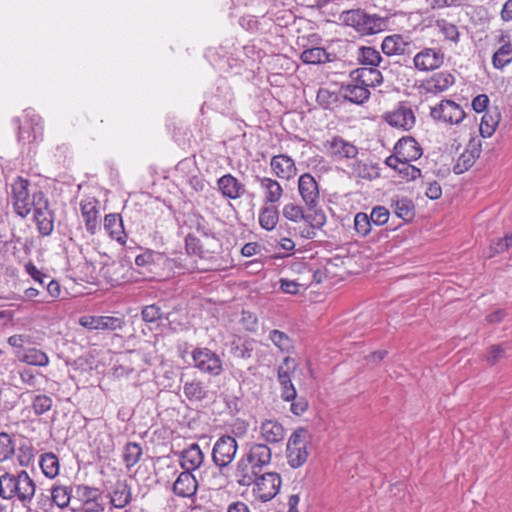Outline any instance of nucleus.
<instances>
[{"label": "nucleus", "instance_id": "obj_1", "mask_svg": "<svg viewBox=\"0 0 512 512\" xmlns=\"http://www.w3.org/2000/svg\"><path fill=\"white\" fill-rule=\"evenodd\" d=\"M36 492V484L29 474L22 470L16 474L5 472L0 476V498L18 501L29 507Z\"/></svg>", "mask_w": 512, "mask_h": 512}, {"label": "nucleus", "instance_id": "obj_2", "mask_svg": "<svg viewBox=\"0 0 512 512\" xmlns=\"http://www.w3.org/2000/svg\"><path fill=\"white\" fill-rule=\"evenodd\" d=\"M271 459V449L266 444L251 445L237 462L236 479L241 478L243 482H247L255 473L263 472V468L271 463Z\"/></svg>", "mask_w": 512, "mask_h": 512}, {"label": "nucleus", "instance_id": "obj_3", "mask_svg": "<svg viewBox=\"0 0 512 512\" xmlns=\"http://www.w3.org/2000/svg\"><path fill=\"white\" fill-rule=\"evenodd\" d=\"M236 480L240 486L253 485V496L263 503L275 498L282 485L281 475L277 472L255 473L247 482H243L241 478Z\"/></svg>", "mask_w": 512, "mask_h": 512}, {"label": "nucleus", "instance_id": "obj_4", "mask_svg": "<svg viewBox=\"0 0 512 512\" xmlns=\"http://www.w3.org/2000/svg\"><path fill=\"white\" fill-rule=\"evenodd\" d=\"M29 186V181L23 177H17L11 184L10 202L13 211L23 219L37 206L36 196L44 194L41 190L31 193Z\"/></svg>", "mask_w": 512, "mask_h": 512}, {"label": "nucleus", "instance_id": "obj_5", "mask_svg": "<svg viewBox=\"0 0 512 512\" xmlns=\"http://www.w3.org/2000/svg\"><path fill=\"white\" fill-rule=\"evenodd\" d=\"M310 440L311 435L305 428H298L292 433L286 447V459L291 468H300L307 462Z\"/></svg>", "mask_w": 512, "mask_h": 512}, {"label": "nucleus", "instance_id": "obj_6", "mask_svg": "<svg viewBox=\"0 0 512 512\" xmlns=\"http://www.w3.org/2000/svg\"><path fill=\"white\" fill-rule=\"evenodd\" d=\"M18 140L23 144H38L44 138V122L34 110L27 109L20 117Z\"/></svg>", "mask_w": 512, "mask_h": 512}, {"label": "nucleus", "instance_id": "obj_7", "mask_svg": "<svg viewBox=\"0 0 512 512\" xmlns=\"http://www.w3.org/2000/svg\"><path fill=\"white\" fill-rule=\"evenodd\" d=\"M341 20L363 36L373 35L381 31V18L376 15H369L360 9L343 12Z\"/></svg>", "mask_w": 512, "mask_h": 512}, {"label": "nucleus", "instance_id": "obj_8", "mask_svg": "<svg viewBox=\"0 0 512 512\" xmlns=\"http://www.w3.org/2000/svg\"><path fill=\"white\" fill-rule=\"evenodd\" d=\"M326 224V214L318 204H307L302 222L294 228L295 234L303 239H313Z\"/></svg>", "mask_w": 512, "mask_h": 512}, {"label": "nucleus", "instance_id": "obj_9", "mask_svg": "<svg viewBox=\"0 0 512 512\" xmlns=\"http://www.w3.org/2000/svg\"><path fill=\"white\" fill-rule=\"evenodd\" d=\"M429 115L436 123L443 125H459L466 117L462 106L450 99H443L431 106Z\"/></svg>", "mask_w": 512, "mask_h": 512}, {"label": "nucleus", "instance_id": "obj_10", "mask_svg": "<svg viewBox=\"0 0 512 512\" xmlns=\"http://www.w3.org/2000/svg\"><path fill=\"white\" fill-rule=\"evenodd\" d=\"M179 232L190 245L194 242V237L213 233L205 217L195 210L183 213L179 220Z\"/></svg>", "mask_w": 512, "mask_h": 512}, {"label": "nucleus", "instance_id": "obj_11", "mask_svg": "<svg viewBox=\"0 0 512 512\" xmlns=\"http://www.w3.org/2000/svg\"><path fill=\"white\" fill-rule=\"evenodd\" d=\"M193 366L203 374L217 377L224 371L221 357L207 347H196L191 352Z\"/></svg>", "mask_w": 512, "mask_h": 512}, {"label": "nucleus", "instance_id": "obj_12", "mask_svg": "<svg viewBox=\"0 0 512 512\" xmlns=\"http://www.w3.org/2000/svg\"><path fill=\"white\" fill-rule=\"evenodd\" d=\"M323 152L334 161L355 159L358 148L352 142L335 135L323 142Z\"/></svg>", "mask_w": 512, "mask_h": 512}, {"label": "nucleus", "instance_id": "obj_13", "mask_svg": "<svg viewBox=\"0 0 512 512\" xmlns=\"http://www.w3.org/2000/svg\"><path fill=\"white\" fill-rule=\"evenodd\" d=\"M219 247V240L214 233L194 237V242L191 245L189 242H185V250L188 255L206 260L212 259Z\"/></svg>", "mask_w": 512, "mask_h": 512}, {"label": "nucleus", "instance_id": "obj_14", "mask_svg": "<svg viewBox=\"0 0 512 512\" xmlns=\"http://www.w3.org/2000/svg\"><path fill=\"white\" fill-rule=\"evenodd\" d=\"M382 118L389 126L402 131H410L416 124L412 108L405 103H399L393 110L385 112Z\"/></svg>", "mask_w": 512, "mask_h": 512}, {"label": "nucleus", "instance_id": "obj_15", "mask_svg": "<svg viewBox=\"0 0 512 512\" xmlns=\"http://www.w3.org/2000/svg\"><path fill=\"white\" fill-rule=\"evenodd\" d=\"M78 323L88 330L116 331L123 329L125 319L107 315H84L79 318Z\"/></svg>", "mask_w": 512, "mask_h": 512}, {"label": "nucleus", "instance_id": "obj_16", "mask_svg": "<svg viewBox=\"0 0 512 512\" xmlns=\"http://www.w3.org/2000/svg\"><path fill=\"white\" fill-rule=\"evenodd\" d=\"M37 206L34 210V221L39 233L48 236L54 229V213L50 209L49 200L45 194L36 196Z\"/></svg>", "mask_w": 512, "mask_h": 512}, {"label": "nucleus", "instance_id": "obj_17", "mask_svg": "<svg viewBox=\"0 0 512 512\" xmlns=\"http://www.w3.org/2000/svg\"><path fill=\"white\" fill-rule=\"evenodd\" d=\"M422 154L423 149L414 137L403 136L395 143L389 162L396 163L397 159L416 161Z\"/></svg>", "mask_w": 512, "mask_h": 512}, {"label": "nucleus", "instance_id": "obj_18", "mask_svg": "<svg viewBox=\"0 0 512 512\" xmlns=\"http://www.w3.org/2000/svg\"><path fill=\"white\" fill-rule=\"evenodd\" d=\"M237 452L236 440L228 435L221 436L214 444L212 459L216 466H228L235 458Z\"/></svg>", "mask_w": 512, "mask_h": 512}, {"label": "nucleus", "instance_id": "obj_19", "mask_svg": "<svg viewBox=\"0 0 512 512\" xmlns=\"http://www.w3.org/2000/svg\"><path fill=\"white\" fill-rule=\"evenodd\" d=\"M162 260H164V258L160 253H157L149 249L137 255L135 258V264L138 268H140L139 274L141 275V277L136 278V280L155 279L158 275V268Z\"/></svg>", "mask_w": 512, "mask_h": 512}, {"label": "nucleus", "instance_id": "obj_20", "mask_svg": "<svg viewBox=\"0 0 512 512\" xmlns=\"http://www.w3.org/2000/svg\"><path fill=\"white\" fill-rule=\"evenodd\" d=\"M445 60L444 53L436 48H424L413 57V64L416 70L430 72L439 69Z\"/></svg>", "mask_w": 512, "mask_h": 512}, {"label": "nucleus", "instance_id": "obj_21", "mask_svg": "<svg viewBox=\"0 0 512 512\" xmlns=\"http://www.w3.org/2000/svg\"><path fill=\"white\" fill-rule=\"evenodd\" d=\"M80 210L87 232L96 234L100 226V202L96 198L88 197L80 202Z\"/></svg>", "mask_w": 512, "mask_h": 512}, {"label": "nucleus", "instance_id": "obj_22", "mask_svg": "<svg viewBox=\"0 0 512 512\" xmlns=\"http://www.w3.org/2000/svg\"><path fill=\"white\" fill-rule=\"evenodd\" d=\"M295 360L289 356L285 357L283 364L278 368V380L282 386V397L286 401L296 398V389L291 381V376L296 370Z\"/></svg>", "mask_w": 512, "mask_h": 512}, {"label": "nucleus", "instance_id": "obj_23", "mask_svg": "<svg viewBox=\"0 0 512 512\" xmlns=\"http://www.w3.org/2000/svg\"><path fill=\"white\" fill-rule=\"evenodd\" d=\"M455 83L454 75L449 71H440L425 79L421 87L427 94L438 95L446 92Z\"/></svg>", "mask_w": 512, "mask_h": 512}, {"label": "nucleus", "instance_id": "obj_24", "mask_svg": "<svg viewBox=\"0 0 512 512\" xmlns=\"http://www.w3.org/2000/svg\"><path fill=\"white\" fill-rule=\"evenodd\" d=\"M270 169L275 177L289 181L297 175L295 161L286 154L274 155L270 159Z\"/></svg>", "mask_w": 512, "mask_h": 512}, {"label": "nucleus", "instance_id": "obj_25", "mask_svg": "<svg viewBox=\"0 0 512 512\" xmlns=\"http://www.w3.org/2000/svg\"><path fill=\"white\" fill-rule=\"evenodd\" d=\"M255 181L259 184L265 204L273 205L281 201L284 195V189L278 180L256 175Z\"/></svg>", "mask_w": 512, "mask_h": 512}, {"label": "nucleus", "instance_id": "obj_26", "mask_svg": "<svg viewBox=\"0 0 512 512\" xmlns=\"http://www.w3.org/2000/svg\"><path fill=\"white\" fill-rule=\"evenodd\" d=\"M298 191L303 200L307 204H319L320 191L315 178L310 173L302 174L298 179Z\"/></svg>", "mask_w": 512, "mask_h": 512}, {"label": "nucleus", "instance_id": "obj_27", "mask_svg": "<svg viewBox=\"0 0 512 512\" xmlns=\"http://www.w3.org/2000/svg\"><path fill=\"white\" fill-rule=\"evenodd\" d=\"M217 186L221 194L228 199L236 200L245 193V186L232 174H225L217 180Z\"/></svg>", "mask_w": 512, "mask_h": 512}, {"label": "nucleus", "instance_id": "obj_28", "mask_svg": "<svg viewBox=\"0 0 512 512\" xmlns=\"http://www.w3.org/2000/svg\"><path fill=\"white\" fill-rule=\"evenodd\" d=\"M481 153V144L479 141H471L460 156L458 157L456 164L454 165V172L456 174H462L468 171L479 158Z\"/></svg>", "mask_w": 512, "mask_h": 512}, {"label": "nucleus", "instance_id": "obj_29", "mask_svg": "<svg viewBox=\"0 0 512 512\" xmlns=\"http://www.w3.org/2000/svg\"><path fill=\"white\" fill-rule=\"evenodd\" d=\"M498 42L500 46L492 56V65L495 69L502 70L512 62V41L509 35L502 34Z\"/></svg>", "mask_w": 512, "mask_h": 512}, {"label": "nucleus", "instance_id": "obj_30", "mask_svg": "<svg viewBox=\"0 0 512 512\" xmlns=\"http://www.w3.org/2000/svg\"><path fill=\"white\" fill-rule=\"evenodd\" d=\"M198 482L192 472L183 471L179 474L173 485L174 493L183 498H189L196 494Z\"/></svg>", "mask_w": 512, "mask_h": 512}, {"label": "nucleus", "instance_id": "obj_31", "mask_svg": "<svg viewBox=\"0 0 512 512\" xmlns=\"http://www.w3.org/2000/svg\"><path fill=\"white\" fill-rule=\"evenodd\" d=\"M350 77L352 82L360 83L367 89L380 85L383 81L382 73L374 67L358 68L351 72Z\"/></svg>", "mask_w": 512, "mask_h": 512}, {"label": "nucleus", "instance_id": "obj_32", "mask_svg": "<svg viewBox=\"0 0 512 512\" xmlns=\"http://www.w3.org/2000/svg\"><path fill=\"white\" fill-rule=\"evenodd\" d=\"M204 460V454L198 444H191L180 454V465L184 471L193 472L201 466Z\"/></svg>", "mask_w": 512, "mask_h": 512}, {"label": "nucleus", "instance_id": "obj_33", "mask_svg": "<svg viewBox=\"0 0 512 512\" xmlns=\"http://www.w3.org/2000/svg\"><path fill=\"white\" fill-rule=\"evenodd\" d=\"M260 436L266 443H278L285 437L283 425L275 419H266L260 425Z\"/></svg>", "mask_w": 512, "mask_h": 512}, {"label": "nucleus", "instance_id": "obj_34", "mask_svg": "<svg viewBox=\"0 0 512 512\" xmlns=\"http://www.w3.org/2000/svg\"><path fill=\"white\" fill-rule=\"evenodd\" d=\"M438 34L442 37L443 41L457 46L461 40V33L459 27L446 18H438L434 23Z\"/></svg>", "mask_w": 512, "mask_h": 512}, {"label": "nucleus", "instance_id": "obj_35", "mask_svg": "<svg viewBox=\"0 0 512 512\" xmlns=\"http://www.w3.org/2000/svg\"><path fill=\"white\" fill-rule=\"evenodd\" d=\"M390 157H387L385 159V164L389 168L393 169L395 172H397L398 176L409 182L418 179L421 176V170L412 165V161H406L402 159H397V162L390 163L389 162Z\"/></svg>", "mask_w": 512, "mask_h": 512}, {"label": "nucleus", "instance_id": "obj_36", "mask_svg": "<svg viewBox=\"0 0 512 512\" xmlns=\"http://www.w3.org/2000/svg\"><path fill=\"white\" fill-rule=\"evenodd\" d=\"M409 47V42L400 34L386 36L382 43V52L387 56L403 55Z\"/></svg>", "mask_w": 512, "mask_h": 512}, {"label": "nucleus", "instance_id": "obj_37", "mask_svg": "<svg viewBox=\"0 0 512 512\" xmlns=\"http://www.w3.org/2000/svg\"><path fill=\"white\" fill-rule=\"evenodd\" d=\"M104 229L109 236L117 242L124 244L126 241V233L120 214H107L104 218Z\"/></svg>", "mask_w": 512, "mask_h": 512}, {"label": "nucleus", "instance_id": "obj_38", "mask_svg": "<svg viewBox=\"0 0 512 512\" xmlns=\"http://www.w3.org/2000/svg\"><path fill=\"white\" fill-rule=\"evenodd\" d=\"M16 357L20 362L38 367H45L50 361L46 352L37 348L21 349L17 351Z\"/></svg>", "mask_w": 512, "mask_h": 512}, {"label": "nucleus", "instance_id": "obj_39", "mask_svg": "<svg viewBox=\"0 0 512 512\" xmlns=\"http://www.w3.org/2000/svg\"><path fill=\"white\" fill-rule=\"evenodd\" d=\"M131 501V489L125 482H117L110 493V503L115 508H124Z\"/></svg>", "mask_w": 512, "mask_h": 512}, {"label": "nucleus", "instance_id": "obj_40", "mask_svg": "<svg viewBox=\"0 0 512 512\" xmlns=\"http://www.w3.org/2000/svg\"><path fill=\"white\" fill-rule=\"evenodd\" d=\"M183 393L190 402H200L208 396V390L199 379L186 381L183 385Z\"/></svg>", "mask_w": 512, "mask_h": 512}, {"label": "nucleus", "instance_id": "obj_41", "mask_svg": "<svg viewBox=\"0 0 512 512\" xmlns=\"http://www.w3.org/2000/svg\"><path fill=\"white\" fill-rule=\"evenodd\" d=\"M343 95L353 103L362 104L369 98L370 91L362 84L351 81L343 88Z\"/></svg>", "mask_w": 512, "mask_h": 512}, {"label": "nucleus", "instance_id": "obj_42", "mask_svg": "<svg viewBox=\"0 0 512 512\" xmlns=\"http://www.w3.org/2000/svg\"><path fill=\"white\" fill-rule=\"evenodd\" d=\"M358 62L364 67L377 68L382 61L380 52L374 47L362 46L358 50Z\"/></svg>", "mask_w": 512, "mask_h": 512}, {"label": "nucleus", "instance_id": "obj_43", "mask_svg": "<svg viewBox=\"0 0 512 512\" xmlns=\"http://www.w3.org/2000/svg\"><path fill=\"white\" fill-rule=\"evenodd\" d=\"M279 221V211L274 205H265L259 212V224L267 230H273Z\"/></svg>", "mask_w": 512, "mask_h": 512}, {"label": "nucleus", "instance_id": "obj_44", "mask_svg": "<svg viewBox=\"0 0 512 512\" xmlns=\"http://www.w3.org/2000/svg\"><path fill=\"white\" fill-rule=\"evenodd\" d=\"M300 59L305 64H321L329 61V54L322 47H313L310 49L304 50Z\"/></svg>", "mask_w": 512, "mask_h": 512}, {"label": "nucleus", "instance_id": "obj_45", "mask_svg": "<svg viewBox=\"0 0 512 512\" xmlns=\"http://www.w3.org/2000/svg\"><path fill=\"white\" fill-rule=\"evenodd\" d=\"M43 474L48 478H55L59 473V460L54 453H45L39 461Z\"/></svg>", "mask_w": 512, "mask_h": 512}, {"label": "nucleus", "instance_id": "obj_46", "mask_svg": "<svg viewBox=\"0 0 512 512\" xmlns=\"http://www.w3.org/2000/svg\"><path fill=\"white\" fill-rule=\"evenodd\" d=\"M141 456L142 447L139 443L128 442L124 446L123 462L128 469L136 465L140 461Z\"/></svg>", "mask_w": 512, "mask_h": 512}, {"label": "nucleus", "instance_id": "obj_47", "mask_svg": "<svg viewBox=\"0 0 512 512\" xmlns=\"http://www.w3.org/2000/svg\"><path fill=\"white\" fill-rule=\"evenodd\" d=\"M394 211L397 217L408 222L411 221L415 216V207L412 200L407 198H401L395 201Z\"/></svg>", "mask_w": 512, "mask_h": 512}, {"label": "nucleus", "instance_id": "obj_48", "mask_svg": "<svg viewBox=\"0 0 512 512\" xmlns=\"http://www.w3.org/2000/svg\"><path fill=\"white\" fill-rule=\"evenodd\" d=\"M54 506L66 508L71 501V489L67 486H53L50 489Z\"/></svg>", "mask_w": 512, "mask_h": 512}, {"label": "nucleus", "instance_id": "obj_49", "mask_svg": "<svg viewBox=\"0 0 512 512\" xmlns=\"http://www.w3.org/2000/svg\"><path fill=\"white\" fill-rule=\"evenodd\" d=\"M500 120V115L498 113H490L486 112L481 119L480 123V134L482 137L487 138L493 135L495 132Z\"/></svg>", "mask_w": 512, "mask_h": 512}, {"label": "nucleus", "instance_id": "obj_50", "mask_svg": "<svg viewBox=\"0 0 512 512\" xmlns=\"http://www.w3.org/2000/svg\"><path fill=\"white\" fill-rule=\"evenodd\" d=\"M269 339L282 352H290L293 349L291 338L283 331L274 329L269 333Z\"/></svg>", "mask_w": 512, "mask_h": 512}, {"label": "nucleus", "instance_id": "obj_51", "mask_svg": "<svg viewBox=\"0 0 512 512\" xmlns=\"http://www.w3.org/2000/svg\"><path fill=\"white\" fill-rule=\"evenodd\" d=\"M506 355V347L503 344L490 345L483 355L484 361L488 366H495Z\"/></svg>", "mask_w": 512, "mask_h": 512}, {"label": "nucleus", "instance_id": "obj_52", "mask_svg": "<svg viewBox=\"0 0 512 512\" xmlns=\"http://www.w3.org/2000/svg\"><path fill=\"white\" fill-rule=\"evenodd\" d=\"M467 0H423L426 12L441 10L444 8L459 7L464 5Z\"/></svg>", "mask_w": 512, "mask_h": 512}, {"label": "nucleus", "instance_id": "obj_53", "mask_svg": "<svg viewBox=\"0 0 512 512\" xmlns=\"http://www.w3.org/2000/svg\"><path fill=\"white\" fill-rule=\"evenodd\" d=\"M304 210L305 209L300 205L287 203L284 205L282 213L287 220L300 224L304 217Z\"/></svg>", "mask_w": 512, "mask_h": 512}, {"label": "nucleus", "instance_id": "obj_54", "mask_svg": "<svg viewBox=\"0 0 512 512\" xmlns=\"http://www.w3.org/2000/svg\"><path fill=\"white\" fill-rule=\"evenodd\" d=\"M371 219L363 212H359L354 218V228L358 235L366 236L371 231Z\"/></svg>", "mask_w": 512, "mask_h": 512}, {"label": "nucleus", "instance_id": "obj_55", "mask_svg": "<svg viewBox=\"0 0 512 512\" xmlns=\"http://www.w3.org/2000/svg\"><path fill=\"white\" fill-rule=\"evenodd\" d=\"M141 316L146 323H155L162 319L163 312L161 307L156 304H151L143 307Z\"/></svg>", "mask_w": 512, "mask_h": 512}, {"label": "nucleus", "instance_id": "obj_56", "mask_svg": "<svg viewBox=\"0 0 512 512\" xmlns=\"http://www.w3.org/2000/svg\"><path fill=\"white\" fill-rule=\"evenodd\" d=\"M14 449L11 437L6 433H0V461H5L13 455Z\"/></svg>", "mask_w": 512, "mask_h": 512}, {"label": "nucleus", "instance_id": "obj_57", "mask_svg": "<svg viewBox=\"0 0 512 512\" xmlns=\"http://www.w3.org/2000/svg\"><path fill=\"white\" fill-rule=\"evenodd\" d=\"M389 210L383 206L374 207L370 214L371 222L377 226L384 225L389 220Z\"/></svg>", "mask_w": 512, "mask_h": 512}, {"label": "nucleus", "instance_id": "obj_58", "mask_svg": "<svg viewBox=\"0 0 512 512\" xmlns=\"http://www.w3.org/2000/svg\"><path fill=\"white\" fill-rule=\"evenodd\" d=\"M280 289L283 293L296 295L302 288H306L305 284H301L296 280L281 278L279 280Z\"/></svg>", "mask_w": 512, "mask_h": 512}, {"label": "nucleus", "instance_id": "obj_59", "mask_svg": "<svg viewBox=\"0 0 512 512\" xmlns=\"http://www.w3.org/2000/svg\"><path fill=\"white\" fill-rule=\"evenodd\" d=\"M52 407V399L46 395H37L33 400V409L36 414H43Z\"/></svg>", "mask_w": 512, "mask_h": 512}, {"label": "nucleus", "instance_id": "obj_60", "mask_svg": "<svg viewBox=\"0 0 512 512\" xmlns=\"http://www.w3.org/2000/svg\"><path fill=\"white\" fill-rule=\"evenodd\" d=\"M512 246V235L507 234L503 238H499L497 241H495L492 246V255L494 254H500L509 249V247Z\"/></svg>", "mask_w": 512, "mask_h": 512}, {"label": "nucleus", "instance_id": "obj_61", "mask_svg": "<svg viewBox=\"0 0 512 512\" xmlns=\"http://www.w3.org/2000/svg\"><path fill=\"white\" fill-rule=\"evenodd\" d=\"M54 507L52 502V495L49 491L48 494L40 493L37 497V512H50Z\"/></svg>", "mask_w": 512, "mask_h": 512}, {"label": "nucleus", "instance_id": "obj_62", "mask_svg": "<svg viewBox=\"0 0 512 512\" xmlns=\"http://www.w3.org/2000/svg\"><path fill=\"white\" fill-rule=\"evenodd\" d=\"M77 493L80 497V500L83 502L88 500H93L97 497L102 496L101 492L97 488L89 487V486H79L77 489Z\"/></svg>", "mask_w": 512, "mask_h": 512}, {"label": "nucleus", "instance_id": "obj_63", "mask_svg": "<svg viewBox=\"0 0 512 512\" xmlns=\"http://www.w3.org/2000/svg\"><path fill=\"white\" fill-rule=\"evenodd\" d=\"M18 462L21 466H28L34 459L33 448L27 445H22L19 448L17 455Z\"/></svg>", "mask_w": 512, "mask_h": 512}, {"label": "nucleus", "instance_id": "obj_64", "mask_svg": "<svg viewBox=\"0 0 512 512\" xmlns=\"http://www.w3.org/2000/svg\"><path fill=\"white\" fill-rule=\"evenodd\" d=\"M25 271L33 278V280L39 282L42 285L44 284L45 279L49 278L46 274L41 272L32 262H28L25 264Z\"/></svg>", "mask_w": 512, "mask_h": 512}]
</instances>
